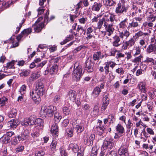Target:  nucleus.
Returning <instances> with one entry per match:
<instances>
[{"label":"nucleus","instance_id":"9d476101","mask_svg":"<svg viewBox=\"0 0 156 156\" xmlns=\"http://www.w3.org/2000/svg\"><path fill=\"white\" fill-rule=\"evenodd\" d=\"M94 131L96 133L101 136H103V134L105 132V129L104 126L100 124L95 128Z\"/></svg>","mask_w":156,"mask_h":156},{"label":"nucleus","instance_id":"a878e982","mask_svg":"<svg viewBox=\"0 0 156 156\" xmlns=\"http://www.w3.org/2000/svg\"><path fill=\"white\" fill-rule=\"evenodd\" d=\"M57 139L56 138L55 139L54 138H53V140L50 146L51 151H54L55 150L57 144Z\"/></svg>","mask_w":156,"mask_h":156},{"label":"nucleus","instance_id":"09e8293b","mask_svg":"<svg viewBox=\"0 0 156 156\" xmlns=\"http://www.w3.org/2000/svg\"><path fill=\"white\" fill-rule=\"evenodd\" d=\"M97 149L95 147L92 148L90 156H96L97 154Z\"/></svg>","mask_w":156,"mask_h":156},{"label":"nucleus","instance_id":"774afa93","mask_svg":"<svg viewBox=\"0 0 156 156\" xmlns=\"http://www.w3.org/2000/svg\"><path fill=\"white\" fill-rule=\"evenodd\" d=\"M11 4V2H3L2 3V5L5 8L9 7Z\"/></svg>","mask_w":156,"mask_h":156},{"label":"nucleus","instance_id":"3c124183","mask_svg":"<svg viewBox=\"0 0 156 156\" xmlns=\"http://www.w3.org/2000/svg\"><path fill=\"white\" fill-rule=\"evenodd\" d=\"M105 64H106L108 65L109 67H110L113 69L115 66L116 65V63L114 62L109 61L105 63Z\"/></svg>","mask_w":156,"mask_h":156},{"label":"nucleus","instance_id":"f03ea898","mask_svg":"<svg viewBox=\"0 0 156 156\" xmlns=\"http://www.w3.org/2000/svg\"><path fill=\"white\" fill-rule=\"evenodd\" d=\"M56 107L53 105L48 107L43 105L41 107L40 114L43 117H45L47 114L48 117H52L56 113Z\"/></svg>","mask_w":156,"mask_h":156},{"label":"nucleus","instance_id":"f257e3e1","mask_svg":"<svg viewBox=\"0 0 156 156\" xmlns=\"http://www.w3.org/2000/svg\"><path fill=\"white\" fill-rule=\"evenodd\" d=\"M115 16L110 13H106L103 18L99 20L97 23V28L101 29L102 25L108 33V35L110 36L112 34L115 30L113 26L116 22Z\"/></svg>","mask_w":156,"mask_h":156},{"label":"nucleus","instance_id":"aec40b11","mask_svg":"<svg viewBox=\"0 0 156 156\" xmlns=\"http://www.w3.org/2000/svg\"><path fill=\"white\" fill-rule=\"evenodd\" d=\"M102 6V5L100 3L95 2L92 6V10L93 11L98 12Z\"/></svg>","mask_w":156,"mask_h":156},{"label":"nucleus","instance_id":"6ab92c4d","mask_svg":"<svg viewBox=\"0 0 156 156\" xmlns=\"http://www.w3.org/2000/svg\"><path fill=\"white\" fill-rule=\"evenodd\" d=\"M147 53H150L156 50V44L155 42L154 44H150L147 48Z\"/></svg>","mask_w":156,"mask_h":156},{"label":"nucleus","instance_id":"a19ab883","mask_svg":"<svg viewBox=\"0 0 156 156\" xmlns=\"http://www.w3.org/2000/svg\"><path fill=\"white\" fill-rule=\"evenodd\" d=\"M108 151L107 148L106 147H102L101 151L100 154V156H104L105 155H107V153Z\"/></svg>","mask_w":156,"mask_h":156},{"label":"nucleus","instance_id":"a211bd4d","mask_svg":"<svg viewBox=\"0 0 156 156\" xmlns=\"http://www.w3.org/2000/svg\"><path fill=\"white\" fill-rule=\"evenodd\" d=\"M27 86L24 84L20 87L19 90V93L20 95H19L18 98H23L24 96V94L26 92Z\"/></svg>","mask_w":156,"mask_h":156},{"label":"nucleus","instance_id":"13d9d810","mask_svg":"<svg viewBox=\"0 0 156 156\" xmlns=\"http://www.w3.org/2000/svg\"><path fill=\"white\" fill-rule=\"evenodd\" d=\"M135 50V52L133 55V56L134 57H136L139 55L141 52V50L139 46L136 47Z\"/></svg>","mask_w":156,"mask_h":156},{"label":"nucleus","instance_id":"f704fd0d","mask_svg":"<svg viewBox=\"0 0 156 156\" xmlns=\"http://www.w3.org/2000/svg\"><path fill=\"white\" fill-rule=\"evenodd\" d=\"M136 41L133 37L131 38L128 41H125L128 46L129 47H131L134 45Z\"/></svg>","mask_w":156,"mask_h":156},{"label":"nucleus","instance_id":"052dcab7","mask_svg":"<svg viewBox=\"0 0 156 156\" xmlns=\"http://www.w3.org/2000/svg\"><path fill=\"white\" fill-rule=\"evenodd\" d=\"M23 126H30L29 124V121L28 119H24L21 123Z\"/></svg>","mask_w":156,"mask_h":156},{"label":"nucleus","instance_id":"f3484780","mask_svg":"<svg viewBox=\"0 0 156 156\" xmlns=\"http://www.w3.org/2000/svg\"><path fill=\"white\" fill-rule=\"evenodd\" d=\"M51 132L55 137H57L58 135V129L57 125L53 124L51 127Z\"/></svg>","mask_w":156,"mask_h":156},{"label":"nucleus","instance_id":"2f4dec72","mask_svg":"<svg viewBox=\"0 0 156 156\" xmlns=\"http://www.w3.org/2000/svg\"><path fill=\"white\" fill-rule=\"evenodd\" d=\"M31 135L34 140L38 141L40 140L39 139L37 138L39 135V133L38 131L33 132L31 133Z\"/></svg>","mask_w":156,"mask_h":156},{"label":"nucleus","instance_id":"5701e85b","mask_svg":"<svg viewBox=\"0 0 156 156\" xmlns=\"http://www.w3.org/2000/svg\"><path fill=\"white\" fill-rule=\"evenodd\" d=\"M139 25L138 23L135 21L134 19H133L131 23H129V25L127 27V29L128 30H129L132 27L133 28L137 27Z\"/></svg>","mask_w":156,"mask_h":156},{"label":"nucleus","instance_id":"ea45409f","mask_svg":"<svg viewBox=\"0 0 156 156\" xmlns=\"http://www.w3.org/2000/svg\"><path fill=\"white\" fill-rule=\"evenodd\" d=\"M142 33L141 31H139L135 34L133 36V37L136 41H137L140 37L142 36Z\"/></svg>","mask_w":156,"mask_h":156},{"label":"nucleus","instance_id":"bf43d9fd","mask_svg":"<svg viewBox=\"0 0 156 156\" xmlns=\"http://www.w3.org/2000/svg\"><path fill=\"white\" fill-rule=\"evenodd\" d=\"M45 154L44 151L42 150L40 151H37V152L35 153L36 156H44Z\"/></svg>","mask_w":156,"mask_h":156},{"label":"nucleus","instance_id":"dca6fc26","mask_svg":"<svg viewBox=\"0 0 156 156\" xmlns=\"http://www.w3.org/2000/svg\"><path fill=\"white\" fill-rule=\"evenodd\" d=\"M118 154L119 156H128L129 153L127 148L121 147L118 151Z\"/></svg>","mask_w":156,"mask_h":156},{"label":"nucleus","instance_id":"e433bc0d","mask_svg":"<svg viewBox=\"0 0 156 156\" xmlns=\"http://www.w3.org/2000/svg\"><path fill=\"white\" fill-rule=\"evenodd\" d=\"M44 121L41 119H36L35 125H37L40 126H43V125Z\"/></svg>","mask_w":156,"mask_h":156},{"label":"nucleus","instance_id":"603ef678","mask_svg":"<svg viewBox=\"0 0 156 156\" xmlns=\"http://www.w3.org/2000/svg\"><path fill=\"white\" fill-rule=\"evenodd\" d=\"M7 100V98H0V106H2L4 105Z\"/></svg>","mask_w":156,"mask_h":156},{"label":"nucleus","instance_id":"c03bdc74","mask_svg":"<svg viewBox=\"0 0 156 156\" xmlns=\"http://www.w3.org/2000/svg\"><path fill=\"white\" fill-rule=\"evenodd\" d=\"M54 115L55 121L57 122H59L62 118L61 116L59 114L57 113H55Z\"/></svg>","mask_w":156,"mask_h":156},{"label":"nucleus","instance_id":"0e129e2a","mask_svg":"<svg viewBox=\"0 0 156 156\" xmlns=\"http://www.w3.org/2000/svg\"><path fill=\"white\" fill-rule=\"evenodd\" d=\"M69 123V120L68 119H64L62 123V126L63 127H66Z\"/></svg>","mask_w":156,"mask_h":156},{"label":"nucleus","instance_id":"9b49d317","mask_svg":"<svg viewBox=\"0 0 156 156\" xmlns=\"http://www.w3.org/2000/svg\"><path fill=\"white\" fill-rule=\"evenodd\" d=\"M114 145L113 140L107 138L104 140L102 147H106V148H107V147H108V148H111L113 147Z\"/></svg>","mask_w":156,"mask_h":156},{"label":"nucleus","instance_id":"20e7f679","mask_svg":"<svg viewBox=\"0 0 156 156\" xmlns=\"http://www.w3.org/2000/svg\"><path fill=\"white\" fill-rule=\"evenodd\" d=\"M128 9V7L125 5L124 2L119 3L116 8L115 12L116 13L120 15L124 12H126Z\"/></svg>","mask_w":156,"mask_h":156},{"label":"nucleus","instance_id":"69168bd1","mask_svg":"<svg viewBox=\"0 0 156 156\" xmlns=\"http://www.w3.org/2000/svg\"><path fill=\"white\" fill-rule=\"evenodd\" d=\"M84 150L83 148H80L79 151L77 152V156H83V151Z\"/></svg>","mask_w":156,"mask_h":156},{"label":"nucleus","instance_id":"b1692460","mask_svg":"<svg viewBox=\"0 0 156 156\" xmlns=\"http://www.w3.org/2000/svg\"><path fill=\"white\" fill-rule=\"evenodd\" d=\"M76 31L77 32L76 34H74L76 36L77 35L80 34L81 35L83 32H84V34H85L86 33V31L83 29V27L82 26L79 25L77 26Z\"/></svg>","mask_w":156,"mask_h":156},{"label":"nucleus","instance_id":"58836bf2","mask_svg":"<svg viewBox=\"0 0 156 156\" xmlns=\"http://www.w3.org/2000/svg\"><path fill=\"white\" fill-rule=\"evenodd\" d=\"M30 74V72L27 70H23L21 71L20 73V76L23 77H25L28 76Z\"/></svg>","mask_w":156,"mask_h":156},{"label":"nucleus","instance_id":"f8f14e48","mask_svg":"<svg viewBox=\"0 0 156 156\" xmlns=\"http://www.w3.org/2000/svg\"><path fill=\"white\" fill-rule=\"evenodd\" d=\"M19 122L17 119H14L9 121L7 123L9 128H15L18 125Z\"/></svg>","mask_w":156,"mask_h":156},{"label":"nucleus","instance_id":"39448f33","mask_svg":"<svg viewBox=\"0 0 156 156\" xmlns=\"http://www.w3.org/2000/svg\"><path fill=\"white\" fill-rule=\"evenodd\" d=\"M14 134V133L12 131L6 132L0 138L1 142L2 144H5L10 142L11 137Z\"/></svg>","mask_w":156,"mask_h":156},{"label":"nucleus","instance_id":"393cba45","mask_svg":"<svg viewBox=\"0 0 156 156\" xmlns=\"http://www.w3.org/2000/svg\"><path fill=\"white\" fill-rule=\"evenodd\" d=\"M17 110L16 109L12 108L8 113V117L10 118H14L17 115Z\"/></svg>","mask_w":156,"mask_h":156},{"label":"nucleus","instance_id":"c9c22d12","mask_svg":"<svg viewBox=\"0 0 156 156\" xmlns=\"http://www.w3.org/2000/svg\"><path fill=\"white\" fill-rule=\"evenodd\" d=\"M58 69V67L57 65H54L50 69L49 71L50 73L52 74L54 73H57Z\"/></svg>","mask_w":156,"mask_h":156},{"label":"nucleus","instance_id":"412c9836","mask_svg":"<svg viewBox=\"0 0 156 156\" xmlns=\"http://www.w3.org/2000/svg\"><path fill=\"white\" fill-rule=\"evenodd\" d=\"M127 20L128 19L126 18L120 23L119 24L120 30H121V29H126V28L127 27Z\"/></svg>","mask_w":156,"mask_h":156},{"label":"nucleus","instance_id":"37998d69","mask_svg":"<svg viewBox=\"0 0 156 156\" xmlns=\"http://www.w3.org/2000/svg\"><path fill=\"white\" fill-rule=\"evenodd\" d=\"M30 125H32L35 124L36 118L33 116H30L28 119Z\"/></svg>","mask_w":156,"mask_h":156},{"label":"nucleus","instance_id":"bb28decb","mask_svg":"<svg viewBox=\"0 0 156 156\" xmlns=\"http://www.w3.org/2000/svg\"><path fill=\"white\" fill-rule=\"evenodd\" d=\"M49 14V10L48 9L46 12L44 16V22H46L47 23L48 22L50 21L51 20L54 19L55 18V16H51L50 19L48 18V16Z\"/></svg>","mask_w":156,"mask_h":156},{"label":"nucleus","instance_id":"4468645a","mask_svg":"<svg viewBox=\"0 0 156 156\" xmlns=\"http://www.w3.org/2000/svg\"><path fill=\"white\" fill-rule=\"evenodd\" d=\"M34 27L35 31L36 32L38 33L41 31L42 29L44 28V25L43 22H41L40 23H35L33 25Z\"/></svg>","mask_w":156,"mask_h":156},{"label":"nucleus","instance_id":"6e6d98bb","mask_svg":"<svg viewBox=\"0 0 156 156\" xmlns=\"http://www.w3.org/2000/svg\"><path fill=\"white\" fill-rule=\"evenodd\" d=\"M94 28V27L93 26L88 27L86 30V34H91L93 32Z\"/></svg>","mask_w":156,"mask_h":156},{"label":"nucleus","instance_id":"6e6552de","mask_svg":"<svg viewBox=\"0 0 156 156\" xmlns=\"http://www.w3.org/2000/svg\"><path fill=\"white\" fill-rule=\"evenodd\" d=\"M86 70L88 72H91L93 71L94 64L92 61L89 58L87 59L85 62Z\"/></svg>","mask_w":156,"mask_h":156},{"label":"nucleus","instance_id":"cd10ccee","mask_svg":"<svg viewBox=\"0 0 156 156\" xmlns=\"http://www.w3.org/2000/svg\"><path fill=\"white\" fill-rule=\"evenodd\" d=\"M103 2L106 6H111L115 4L113 0H103Z\"/></svg>","mask_w":156,"mask_h":156},{"label":"nucleus","instance_id":"4be33fe9","mask_svg":"<svg viewBox=\"0 0 156 156\" xmlns=\"http://www.w3.org/2000/svg\"><path fill=\"white\" fill-rule=\"evenodd\" d=\"M69 147L75 153H77L79 151V147L76 144H71L69 145Z\"/></svg>","mask_w":156,"mask_h":156},{"label":"nucleus","instance_id":"7ed1b4c3","mask_svg":"<svg viewBox=\"0 0 156 156\" xmlns=\"http://www.w3.org/2000/svg\"><path fill=\"white\" fill-rule=\"evenodd\" d=\"M74 68L75 69L73 73V78L74 80L77 81L80 80L83 72H82L81 66L78 63L74 64Z\"/></svg>","mask_w":156,"mask_h":156},{"label":"nucleus","instance_id":"49530a36","mask_svg":"<svg viewBox=\"0 0 156 156\" xmlns=\"http://www.w3.org/2000/svg\"><path fill=\"white\" fill-rule=\"evenodd\" d=\"M76 92L73 90H71L69 91L68 93L67 97L69 98H74V97L76 95Z\"/></svg>","mask_w":156,"mask_h":156},{"label":"nucleus","instance_id":"5fc2aeb1","mask_svg":"<svg viewBox=\"0 0 156 156\" xmlns=\"http://www.w3.org/2000/svg\"><path fill=\"white\" fill-rule=\"evenodd\" d=\"M101 91V90L99 87H96L93 91V93L96 95H98Z\"/></svg>","mask_w":156,"mask_h":156},{"label":"nucleus","instance_id":"0eeeda50","mask_svg":"<svg viewBox=\"0 0 156 156\" xmlns=\"http://www.w3.org/2000/svg\"><path fill=\"white\" fill-rule=\"evenodd\" d=\"M95 138V134H91L89 137H85L84 140V144L88 146H92Z\"/></svg>","mask_w":156,"mask_h":156},{"label":"nucleus","instance_id":"e2e57ef3","mask_svg":"<svg viewBox=\"0 0 156 156\" xmlns=\"http://www.w3.org/2000/svg\"><path fill=\"white\" fill-rule=\"evenodd\" d=\"M32 32L31 29L30 28H28L24 30L22 32V34H30Z\"/></svg>","mask_w":156,"mask_h":156},{"label":"nucleus","instance_id":"de8ad7c7","mask_svg":"<svg viewBox=\"0 0 156 156\" xmlns=\"http://www.w3.org/2000/svg\"><path fill=\"white\" fill-rule=\"evenodd\" d=\"M73 37L72 35H70L68 37L66 38L63 41L61 42L60 44L61 45H63L66 43L68 41H69L71 40V39Z\"/></svg>","mask_w":156,"mask_h":156},{"label":"nucleus","instance_id":"4d7b16f0","mask_svg":"<svg viewBox=\"0 0 156 156\" xmlns=\"http://www.w3.org/2000/svg\"><path fill=\"white\" fill-rule=\"evenodd\" d=\"M115 72L116 73L122 75L124 73L125 71L123 70V68L120 67L116 69Z\"/></svg>","mask_w":156,"mask_h":156},{"label":"nucleus","instance_id":"c85d7f7f","mask_svg":"<svg viewBox=\"0 0 156 156\" xmlns=\"http://www.w3.org/2000/svg\"><path fill=\"white\" fill-rule=\"evenodd\" d=\"M40 76V74L38 72H36L34 73H33L31 76L30 78V80L32 81H34L38 78Z\"/></svg>","mask_w":156,"mask_h":156},{"label":"nucleus","instance_id":"72a5a7b5","mask_svg":"<svg viewBox=\"0 0 156 156\" xmlns=\"http://www.w3.org/2000/svg\"><path fill=\"white\" fill-rule=\"evenodd\" d=\"M145 84L143 82L140 83L138 84V86L139 89L141 90V92L143 93L146 92V90L145 88Z\"/></svg>","mask_w":156,"mask_h":156},{"label":"nucleus","instance_id":"8fccbe9b","mask_svg":"<svg viewBox=\"0 0 156 156\" xmlns=\"http://www.w3.org/2000/svg\"><path fill=\"white\" fill-rule=\"evenodd\" d=\"M15 62L14 61H12L11 62L7 63L6 67L9 69H12L14 68V63Z\"/></svg>","mask_w":156,"mask_h":156},{"label":"nucleus","instance_id":"4c0bfd02","mask_svg":"<svg viewBox=\"0 0 156 156\" xmlns=\"http://www.w3.org/2000/svg\"><path fill=\"white\" fill-rule=\"evenodd\" d=\"M143 58V56L142 55H140L139 56L135 58L132 59V62L134 63H139L141 62V59Z\"/></svg>","mask_w":156,"mask_h":156},{"label":"nucleus","instance_id":"473e14b6","mask_svg":"<svg viewBox=\"0 0 156 156\" xmlns=\"http://www.w3.org/2000/svg\"><path fill=\"white\" fill-rule=\"evenodd\" d=\"M101 54L100 51H98L95 53L93 55V59L95 61L99 60V59L101 58Z\"/></svg>","mask_w":156,"mask_h":156},{"label":"nucleus","instance_id":"1a4fd4ad","mask_svg":"<svg viewBox=\"0 0 156 156\" xmlns=\"http://www.w3.org/2000/svg\"><path fill=\"white\" fill-rule=\"evenodd\" d=\"M129 30H124L122 31H119V35L120 38L122 40H126L130 35Z\"/></svg>","mask_w":156,"mask_h":156},{"label":"nucleus","instance_id":"864d4df0","mask_svg":"<svg viewBox=\"0 0 156 156\" xmlns=\"http://www.w3.org/2000/svg\"><path fill=\"white\" fill-rule=\"evenodd\" d=\"M19 141L17 140L16 137H14L12 138L11 140V144L13 145H16L18 143Z\"/></svg>","mask_w":156,"mask_h":156},{"label":"nucleus","instance_id":"c756f323","mask_svg":"<svg viewBox=\"0 0 156 156\" xmlns=\"http://www.w3.org/2000/svg\"><path fill=\"white\" fill-rule=\"evenodd\" d=\"M75 129L77 133H81L83 132L84 129L83 126L81 124L77 125L76 126Z\"/></svg>","mask_w":156,"mask_h":156},{"label":"nucleus","instance_id":"79ce46f5","mask_svg":"<svg viewBox=\"0 0 156 156\" xmlns=\"http://www.w3.org/2000/svg\"><path fill=\"white\" fill-rule=\"evenodd\" d=\"M66 135L68 137H71L73 135V129L70 128L67 129L66 130Z\"/></svg>","mask_w":156,"mask_h":156},{"label":"nucleus","instance_id":"7c9ffc66","mask_svg":"<svg viewBox=\"0 0 156 156\" xmlns=\"http://www.w3.org/2000/svg\"><path fill=\"white\" fill-rule=\"evenodd\" d=\"M116 129L120 134H123L125 131V129L123 126L119 124L116 126Z\"/></svg>","mask_w":156,"mask_h":156},{"label":"nucleus","instance_id":"338daca9","mask_svg":"<svg viewBox=\"0 0 156 156\" xmlns=\"http://www.w3.org/2000/svg\"><path fill=\"white\" fill-rule=\"evenodd\" d=\"M82 108L83 110L87 111V110H89L90 107L89 105L85 104L82 106Z\"/></svg>","mask_w":156,"mask_h":156},{"label":"nucleus","instance_id":"a18cd8bd","mask_svg":"<svg viewBox=\"0 0 156 156\" xmlns=\"http://www.w3.org/2000/svg\"><path fill=\"white\" fill-rule=\"evenodd\" d=\"M62 111L64 114L66 115H69L70 113V109L66 107H64L63 108Z\"/></svg>","mask_w":156,"mask_h":156},{"label":"nucleus","instance_id":"680f3d73","mask_svg":"<svg viewBox=\"0 0 156 156\" xmlns=\"http://www.w3.org/2000/svg\"><path fill=\"white\" fill-rule=\"evenodd\" d=\"M99 108L98 107L97 105H95L94 109H93V112L94 113V116L97 115L98 113L99 112Z\"/></svg>","mask_w":156,"mask_h":156},{"label":"nucleus","instance_id":"423d86ee","mask_svg":"<svg viewBox=\"0 0 156 156\" xmlns=\"http://www.w3.org/2000/svg\"><path fill=\"white\" fill-rule=\"evenodd\" d=\"M36 91L39 98L41 97L44 93V85L41 82L37 83L36 86Z\"/></svg>","mask_w":156,"mask_h":156},{"label":"nucleus","instance_id":"ddd939ff","mask_svg":"<svg viewBox=\"0 0 156 156\" xmlns=\"http://www.w3.org/2000/svg\"><path fill=\"white\" fill-rule=\"evenodd\" d=\"M30 132L29 130L26 129L21 134V136L18 135L17 138L19 141H23L26 139L28 137Z\"/></svg>","mask_w":156,"mask_h":156},{"label":"nucleus","instance_id":"2eb2a0df","mask_svg":"<svg viewBox=\"0 0 156 156\" xmlns=\"http://www.w3.org/2000/svg\"><path fill=\"white\" fill-rule=\"evenodd\" d=\"M120 39L119 35H115L113 37V41L112 43L113 46L117 47H119L121 44L120 43L121 41Z\"/></svg>","mask_w":156,"mask_h":156}]
</instances>
